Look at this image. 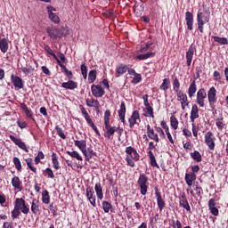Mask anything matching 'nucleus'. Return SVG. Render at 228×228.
<instances>
[{
  "label": "nucleus",
  "instance_id": "nucleus-1",
  "mask_svg": "<svg viewBox=\"0 0 228 228\" xmlns=\"http://www.w3.org/2000/svg\"><path fill=\"white\" fill-rule=\"evenodd\" d=\"M126 158L127 167H131V168H134L135 164L134 161H140V154L133 146H128L125 150Z\"/></svg>",
  "mask_w": 228,
  "mask_h": 228
},
{
  "label": "nucleus",
  "instance_id": "nucleus-2",
  "mask_svg": "<svg viewBox=\"0 0 228 228\" xmlns=\"http://www.w3.org/2000/svg\"><path fill=\"white\" fill-rule=\"evenodd\" d=\"M46 33L51 40H58V38H63L67 37V29L65 28H56L54 26H49L46 28Z\"/></svg>",
  "mask_w": 228,
  "mask_h": 228
},
{
  "label": "nucleus",
  "instance_id": "nucleus-3",
  "mask_svg": "<svg viewBox=\"0 0 228 228\" xmlns=\"http://www.w3.org/2000/svg\"><path fill=\"white\" fill-rule=\"evenodd\" d=\"M137 185L139 186L141 195H147L149 190V176L145 174H141L137 180Z\"/></svg>",
  "mask_w": 228,
  "mask_h": 228
},
{
  "label": "nucleus",
  "instance_id": "nucleus-4",
  "mask_svg": "<svg viewBox=\"0 0 228 228\" xmlns=\"http://www.w3.org/2000/svg\"><path fill=\"white\" fill-rule=\"evenodd\" d=\"M210 17V12L206 15L202 12H198L196 20L200 33H204V24H208V22H209Z\"/></svg>",
  "mask_w": 228,
  "mask_h": 228
},
{
  "label": "nucleus",
  "instance_id": "nucleus-5",
  "mask_svg": "<svg viewBox=\"0 0 228 228\" xmlns=\"http://www.w3.org/2000/svg\"><path fill=\"white\" fill-rule=\"evenodd\" d=\"M206 99H208V93H206V89H199L196 94V104H198L200 108H204V106H206Z\"/></svg>",
  "mask_w": 228,
  "mask_h": 228
},
{
  "label": "nucleus",
  "instance_id": "nucleus-6",
  "mask_svg": "<svg viewBox=\"0 0 228 228\" xmlns=\"http://www.w3.org/2000/svg\"><path fill=\"white\" fill-rule=\"evenodd\" d=\"M216 137L213 132L208 131L205 134V143L208 147L209 151H215Z\"/></svg>",
  "mask_w": 228,
  "mask_h": 228
},
{
  "label": "nucleus",
  "instance_id": "nucleus-7",
  "mask_svg": "<svg viewBox=\"0 0 228 228\" xmlns=\"http://www.w3.org/2000/svg\"><path fill=\"white\" fill-rule=\"evenodd\" d=\"M195 53H197V46L192 43L189 46L185 55L187 67H191V61H193V55Z\"/></svg>",
  "mask_w": 228,
  "mask_h": 228
},
{
  "label": "nucleus",
  "instance_id": "nucleus-8",
  "mask_svg": "<svg viewBox=\"0 0 228 228\" xmlns=\"http://www.w3.org/2000/svg\"><path fill=\"white\" fill-rule=\"evenodd\" d=\"M207 96L209 107L212 110H215V104H216V88H215L214 86L210 87L208 91Z\"/></svg>",
  "mask_w": 228,
  "mask_h": 228
},
{
  "label": "nucleus",
  "instance_id": "nucleus-9",
  "mask_svg": "<svg viewBox=\"0 0 228 228\" xmlns=\"http://www.w3.org/2000/svg\"><path fill=\"white\" fill-rule=\"evenodd\" d=\"M177 101H179L181 104L182 110H186V106L190 104V102L188 101V94L184 93V91H180L179 93H176Z\"/></svg>",
  "mask_w": 228,
  "mask_h": 228
},
{
  "label": "nucleus",
  "instance_id": "nucleus-10",
  "mask_svg": "<svg viewBox=\"0 0 228 228\" xmlns=\"http://www.w3.org/2000/svg\"><path fill=\"white\" fill-rule=\"evenodd\" d=\"M91 92L94 95V97H96V99H101L106 94L104 89L102 88V86L101 85H95L93 84L91 86Z\"/></svg>",
  "mask_w": 228,
  "mask_h": 228
},
{
  "label": "nucleus",
  "instance_id": "nucleus-11",
  "mask_svg": "<svg viewBox=\"0 0 228 228\" xmlns=\"http://www.w3.org/2000/svg\"><path fill=\"white\" fill-rule=\"evenodd\" d=\"M11 81L16 90H22L24 88V80L17 75H11Z\"/></svg>",
  "mask_w": 228,
  "mask_h": 228
},
{
  "label": "nucleus",
  "instance_id": "nucleus-12",
  "mask_svg": "<svg viewBox=\"0 0 228 228\" xmlns=\"http://www.w3.org/2000/svg\"><path fill=\"white\" fill-rule=\"evenodd\" d=\"M53 12H56V8L53 6H48L47 7L48 19H50V20L53 22V24H60V16Z\"/></svg>",
  "mask_w": 228,
  "mask_h": 228
},
{
  "label": "nucleus",
  "instance_id": "nucleus-13",
  "mask_svg": "<svg viewBox=\"0 0 228 228\" xmlns=\"http://www.w3.org/2000/svg\"><path fill=\"white\" fill-rule=\"evenodd\" d=\"M9 138L13 143L19 146L20 149H21L25 152H29V150L28 149L26 142H22V139L17 138L14 135H9Z\"/></svg>",
  "mask_w": 228,
  "mask_h": 228
},
{
  "label": "nucleus",
  "instance_id": "nucleus-14",
  "mask_svg": "<svg viewBox=\"0 0 228 228\" xmlns=\"http://www.w3.org/2000/svg\"><path fill=\"white\" fill-rule=\"evenodd\" d=\"M137 120H139V122L141 121L140 111L134 110L131 117L128 118V124H129L130 129H133V127H134V126H136V124H138Z\"/></svg>",
  "mask_w": 228,
  "mask_h": 228
},
{
  "label": "nucleus",
  "instance_id": "nucleus-15",
  "mask_svg": "<svg viewBox=\"0 0 228 228\" xmlns=\"http://www.w3.org/2000/svg\"><path fill=\"white\" fill-rule=\"evenodd\" d=\"M86 198L88 199L91 206H93V208H95L96 199H95V191H94V187L86 188Z\"/></svg>",
  "mask_w": 228,
  "mask_h": 228
},
{
  "label": "nucleus",
  "instance_id": "nucleus-16",
  "mask_svg": "<svg viewBox=\"0 0 228 228\" xmlns=\"http://www.w3.org/2000/svg\"><path fill=\"white\" fill-rule=\"evenodd\" d=\"M208 209L214 216H218V215H220L219 210L216 208V201L215 199H210L208 200Z\"/></svg>",
  "mask_w": 228,
  "mask_h": 228
},
{
  "label": "nucleus",
  "instance_id": "nucleus-17",
  "mask_svg": "<svg viewBox=\"0 0 228 228\" xmlns=\"http://www.w3.org/2000/svg\"><path fill=\"white\" fill-rule=\"evenodd\" d=\"M86 104L88 108H94L97 111H99V108H101V103L99 100L92 97L91 99H86Z\"/></svg>",
  "mask_w": 228,
  "mask_h": 228
},
{
  "label": "nucleus",
  "instance_id": "nucleus-18",
  "mask_svg": "<svg viewBox=\"0 0 228 228\" xmlns=\"http://www.w3.org/2000/svg\"><path fill=\"white\" fill-rule=\"evenodd\" d=\"M10 39H8V37H4L1 38L0 37V51L1 53H3L4 54H5V53H8V49H10Z\"/></svg>",
  "mask_w": 228,
  "mask_h": 228
},
{
  "label": "nucleus",
  "instance_id": "nucleus-19",
  "mask_svg": "<svg viewBox=\"0 0 228 228\" xmlns=\"http://www.w3.org/2000/svg\"><path fill=\"white\" fill-rule=\"evenodd\" d=\"M104 126L106 132L104 133L103 136H105L107 140H111V136H113V134L116 133V126H111L110 123L105 124Z\"/></svg>",
  "mask_w": 228,
  "mask_h": 228
},
{
  "label": "nucleus",
  "instance_id": "nucleus-20",
  "mask_svg": "<svg viewBox=\"0 0 228 228\" xmlns=\"http://www.w3.org/2000/svg\"><path fill=\"white\" fill-rule=\"evenodd\" d=\"M127 70H129V67H127V65L119 64L116 67L115 77H120V76H124Z\"/></svg>",
  "mask_w": 228,
  "mask_h": 228
},
{
  "label": "nucleus",
  "instance_id": "nucleus-21",
  "mask_svg": "<svg viewBox=\"0 0 228 228\" xmlns=\"http://www.w3.org/2000/svg\"><path fill=\"white\" fill-rule=\"evenodd\" d=\"M147 135L150 140H153L154 142H159V137L158 136V134L154 132V128L151 127V125H147Z\"/></svg>",
  "mask_w": 228,
  "mask_h": 228
},
{
  "label": "nucleus",
  "instance_id": "nucleus-22",
  "mask_svg": "<svg viewBox=\"0 0 228 228\" xmlns=\"http://www.w3.org/2000/svg\"><path fill=\"white\" fill-rule=\"evenodd\" d=\"M78 84L77 82L72 80V79H69L68 82H63L61 84V87L65 88V90H76V88H77Z\"/></svg>",
  "mask_w": 228,
  "mask_h": 228
},
{
  "label": "nucleus",
  "instance_id": "nucleus-23",
  "mask_svg": "<svg viewBox=\"0 0 228 228\" xmlns=\"http://www.w3.org/2000/svg\"><path fill=\"white\" fill-rule=\"evenodd\" d=\"M185 22L187 29H189V31L193 30V13L190 12H185Z\"/></svg>",
  "mask_w": 228,
  "mask_h": 228
},
{
  "label": "nucleus",
  "instance_id": "nucleus-24",
  "mask_svg": "<svg viewBox=\"0 0 228 228\" xmlns=\"http://www.w3.org/2000/svg\"><path fill=\"white\" fill-rule=\"evenodd\" d=\"M185 183L189 188H191L193 186V182L197 181V175L193 173H186L184 177Z\"/></svg>",
  "mask_w": 228,
  "mask_h": 228
},
{
  "label": "nucleus",
  "instance_id": "nucleus-25",
  "mask_svg": "<svg viewBox=\"0 0 228 228\" xmlns=\"http://www.w3.org/2000/svg\"><path fill=\"white\" fill-rule=\"evenodd\" d=\"M126 102H121L120 103V109L118 111V118L121 120L122 124H126Z\"/></svg>",
  "mask_w": 228,
  "mask_h": 228
},
{
  "label": "nucleus",
  "instance_id": "nucleus-26",
  "mask_svg": "<svg viewBox=\"0 0 228 228\" xmlns=\"http://www.w3.org/2000/svg\"><path fill=\"white\" fill-rule=\"evenodd\" d=\"M20 110H22V111H24L27 118H30L35 122V118H33L34 117L33 110L28 108V105H26V103H20Z\"/></svg>",
  "mask_w": 228,
  "mask_h": 228
},
{
  "label": "nucleus",
  "instance_id": "nucleus-27",
  "mask_svg": "<svg viewBox=\"0 0 228 228\" xmlns=\"http://www.w3.org/2000/svg\"><path fill=\"white\" fill-rule=\"evenodd\" d=\"M12 186H13V188L15 190H18L19 191H22L23 190V186H22V181H20V178H19V176H13L12 178Z\"/></svg>",
  "mask_w": 228,
  "mask_h": 228
},
{
  "label": "nucleus",
  "instance_id": "nucleus-28",
  "mask_svg": "<svg viewBox=\"0 0 228 228\" xmlns=\"http://www.w3.org/2000/svg\"><path fill=\"white\" fill-rule=\"evenodd\" d=\"M58 65L61 69V72L68 77V79H73L74 78V73H72L71 70H69L65 65L61 62V61H58Z\"/></svg>",
  "mask_w": 228,
  "mask_h": 228
},
{
  "label": "nucleus",
  "instance_id": "nucleus-29",
  "mask_svg": "<svg viewBox=\"0 0 228 228\" xmlns=\"http://www.w3.org/2000/svg\"><path fill=\"white\" fill-rule=\"evenodd\" d=\"M188 96L190 99H193L195 97V94H197V82L196 80H193L191 85L189 86L188 91H187Z\"/></svg>",
  "mask_w": 228,
  "mask_h": 228
},
{
  "label": "nucleus",
  "instance_id": "nucleus-30",
  "mask_svg": "<svg viewBox=\"0 0 228 228\" xmlns=\"http://www.w3.org/2000/svg\"><path fill=\"white\" fill-rule=\"evenodd\" d=\"M30 209L33 215H38L40 213V200L33 199Z\"/></svg>",
  "mask_w": 228,
  "mask_h": 228
},
{
  "label": "nucleus",
  "instance_id": "nucleus-31",
  "mask_svg": "<svg viewBox=\"0 0 228 228\" xmlns=\"http://www.w3.org/2000/svg\"><path fill=\"white\" fill-rule=\"evenodd\" d=\"M160 126H161L162 129L165 130V133H166L170 143H174V138L172 137V134H170V128L168 127V125H167V122H165V120L161 121Z\"/></svg>",
  "mask_w": 228,
  "mask_h": 228
},
{
  "label": "nucleus",
  "instance_id": "nucleus-32",
  "mask_svg": "<svg viewBox=\"0 0 228 228\" xmlns=\"http://www.w3.org/2000/svg\"><path fill=\"white\" fill-rule=\"evenodd\" d=\"M154 56H156V52H148L146 53L136 55L135 60L142 61L143 60H149V58H154Z\"/></svg>",
  "mask_w": 228,
  "mask_h": 228
},
{
  "label": "nucleus",
  "instance_id": "nucleus-33",
  "mask_svg": "<svg viewBox=\"0 0 228 228\" xmlns=\"http://www.w3.org/2000/svg\"><path fill=\"white\" fill-rule=\"evenodd\" d=\"M191 122H195V119L199 118V106L193 104L191 110Z\"/></svg>",
  "mask_w": 228,
  "mask_h": 228
},
{
  "label": "nucleus",
  "instance_id": "nucleus-34",
  "mask_svg": "<svg viewBox=\"0 0 228 228\" xmlns=\"http://www.w3.org/2000/svg\"><path fill=\"white\" fill-rule=\"evenodd\" d=\"M75 146L81 151L82 154H85L86 152V142L85 140L78 141L75 140L74 141Z\"/></svg>",
  "mask_w": 228,
  "mask_h": 228
},
{
  "label": "nucleus",
  "instance_id": "nucleus-35",
  "mask_svg": "<svg viewBox=\"0 0 228 228\" xmlns=\"http://www.w3.org/2000/svg\"><path fill=\"white\" fill-rule=\"evenodd\" d=\"M148 156L150 158V165L153 168H159V165L158 164V161L156 160V157L154 156V153L152 151H148Z\"/></svg>",
  "mask_w": 228,
  "mask_h": 228
},
{
  "label": "nucleus",
  "instance_id": "nucleus-36",
  "mask_svg": "<svg viewBox=\"0 0 228 228\" xmlns=\"http://www.w3.org/2000/svg\"><path fill=\"white\" fill-rule=\"evenodd\" d=\"M94 190L96 191L97 199L102 200V199H104V194L102 193V185L101 184V183H95Z\"/></svg>",
  "mask_w": 228,
  "mask_h": 228
},
{
  "label": "nucleus",
  "instance_id": "nucleus-37",
  "mask_svg": "<svg viewBox=\"0 0 228 228\" xmlns=\"http://www.w3.org/2000/svg\"><path fill=\"white\" fill-rule=\"evenodd\" d=\"M83 154L86 158V161H90V159H92L94 156H97V153L94 151V149L92 148H86V152Z\"/></svg>",
  "mask_w": 228,
  "mask_h": 228
},
{
  "label": "nucleus",
  "instance_id": "nucleus-38",
  "mask_svg": "<svg viewBox=\"0 0 228 228\" xmlns=\"http://www.w3.org/2000/svg\"><path fill=\"white\" fill-rule=\"evenodd\" d=\"M211 38L219 45H228V39L227 37H220L218 36H212Z\"/></svg>",
  "mask_w": 228,
  "mask_h": 228
},
{
  "label": "nucleus",
  "instance_id": "nucleus-39",
  "mask_svg": "<svg viewBox=\"0 0 228 228\" xmlns=\"http://www.w3.org/2000/svg\"><path fill=\"white\" fill-rule=\"evenodd\" d=\"M157 206L159 209V211H163L165 208H167V203H165V200L163 199V196H157Z\"/></svg>",
  "mask_w": 228,
  "mask_h": 228
},
{
  "label": "nucleus",
  "instance_id": "nucleus-40",
  "mask_svg": "<svg viewBox=\"0 0 228 228\" xmlns=\"http://www.w3.org/2000/svg\"><path fill=\"white\" fill-rule=\"evenodd\" d=\"M173 90L175 94H179V92H183V90H181V82L179 81V78H177V77H175L173 80Z\"/></svg>",
  "mask_w": 228,
  "mask_h": 228
},
{
  "label": "nucleus",
  "instance_id": "nucleus-41",
  "mask_svg": "<svg viewBox=\"0 0 228 228\" xmlns=\"http://www.w3.org/2000/svg\"><path fill=\"white\" fill-rule=\"evenodd\" d=\"M144 6H143V3L141 4H135L134 8V12L135 13V15L137 17H140V15H142V12L144 10Z\"/></svg>",
  "mask_w": 228,
  "mask_h": 228
},
{
  "label": "nucleus",
  "instance_id": "nucleus-42",
  "mask_svg": "<svg viewBox=\"0 0 228 228\" xmlns=\"http://www.w3.org/2000/svg\"><path fill=\"white\" fill-rule=\"evenodd\" d=\"M216 126L218 131H224L225 129V123H224V118H217L216 119Z\"/></svg>",
  "mask_w": 228,
  "mask_h": 228
},
{
  "label": "nucleus",
  "instance_id": "nucleus-43",
  "mask_svg": "<svg viewBox=\"0 0 228 228\" xmlns=\"http://www.w3.org/2000/svg\"><path fill=\"white\" fill-rule=\"evenodd\" d=\"M66 154H68V156H70V158H74L75 159H77V161H83V157H81V155L79 154V152H77V151H66Z\"/></svg>",
  "mask_w": 228,
  "mask_h": 228
},
{
  "label": "nucleus",
  "instance_id": "nucleus-44",
  "mask_svg": "<svg viewBox=\"0 0 228 228\" xmlns=\"http://www.w3.org/2000/svg\"><path fill=\"white\" fill-rule=\"evenodd\" d=\"M42 202L43 204H49V202H51V196L49 195V191L47 190L43 191Z\"/></svg>",
  "mask_w": 228,
  "mask_h": 228
},
{
  "label": "nucleus",
  "instance_id": "nucleus-45",
  "mask_svg": "<svg viewBox=\"0 0 228 228\" xmlns=\"http://www.w3.org/2000/svg\"><path fill=\"white\" fill-rule=\"evenodd\" d=\"M44 49L45 53H47V54H50V56H53V58H54L57 63L58 61H60V59H58V56H56L54 52H53V49H51V46H49L48 45H44Z\"/></svg>",
  "mask_w": 228,
  "mask_h": 228
},
{
  "label": "nucleus",
  "instance_id": "nucleus-46",
  "mask_svg": "<svg viewBox=\"0 0 228 228\" xmlns=\"http://www.w3.org/2000/svg\"><path fill=\"white\" fill-rule=\"evenodd\" d=\"M168 88H170V78H164L162 84L159 86V89L167 92Z\"/></svg>",
  "mask_w": 228,
  "mask_h": 228
},
{
  "label": "nucleus",
  "instance_id": "nucleus-47",
  "mask_svg": "<svg viewBox=\"0 0 228 228\" xmlns=\"http://www.w3.org/2000/svg\"><path fill=\"white\" fill-rule=\"evenodd\" d=\"M52 163L55 170H60V161H58V156H56L55 152L52 154Z\"/></svg>",
  "mask_w": 228,
  "mask_h": 228
},
{
  "label": "nucleus",
  "instance_id": "nucleus-48",
  "mask_svg": "<svg viewBox=\"0 0 228 228\" xmlns=\"http://www.w3.org/2000/svg\"><path fill=\"white\" fill-rule=\"evenodd\" d=\"M170 124H171V127L175 131L178 129L179 127V120H177V118H175V115H172L170 117Z\"/></svg>",
  "mask_w": 228,
  "mask_h": 228
},
{
  "label": "nucleus",
  "instance_id": "nucleus-49",
  "mask_svg": "<svg viewBox=\"0 0 228 228\" xmlns=\"http://www.w3.org/2000/svg\"><path fill=\"white\" fill-rule=\"evenodd\" d=\"M26 200L22 198H16L15 201H14V208L16 209H20L24 204H25Z\"/></svg>",
  "mask_w": 228,
  "mask_h": 228
},
{
  "label": "nucleus",
  "instance_id": "nucleus-50",
  "mask_svg": "<svg viewBox=\"0 0 228 228\" xmlns=\"http://www.w3.org/2000/svg\"><path fill=\"white\" fill-rule=\"evenodd\" d=\"M95 79H97V70L92 69L88 74V81L89 83H95Z\"/></svg>",
  "mask_w": 228,
  "mask_h": 228
},
{
  "label": "nucleus",
  "instance_id": "nucleus-51",
  "mask_svg": "<svg viewBox=\"0 0 228 228\" xmlns=\"http://www.w3.org/2000/svg\"><path fill=\"white\" fill-rule=\"evenodd\" d=\"M191 158H192L194 161H197V163H200V161H202V155H200V152H199V151H194V152H191Z\"/></svg>",
  "mask_w": 228,
  "mask_h": 228
},
{
  "label": "nucleus",
  "instance_id": "nucleus-52",
  "mask_svg": "<svg viewBox=\"0 0 228 228\" xmlns=\"http://www.w3.org/2000/svg\"><path fill=\"white\" fill-rule=\"evenodd\" d=\"M179 206L180 208H183V209H186L188 212L191 211V207H190L188 200H180Z\"/></svg>",
  "mask_w": 228,
  "mask_h": 228
},
{
  "label": "nucleus",
  "instance_id": "nucleus-53",
  "mask_svg": "<svg viewBox=\"0 0 228 228\" xmlns=\"http://www.w3.org/2000/svg\"><path fill=\"white\" fill-rule=\"evenodd\" d=\"M55 131L60 138H61L62 140H67V135L65 134V133H63V128L60 127V126L57 125L55 126Z\"/></svg>",
  "mask_w": 228,
  "mask_h": 228
},
{
  "label": "nucleus",
  "instance_id": "nucleus-54",
  "mask_svg": "<svg viewBox=\"0 0 228 228\" xmlns=\"http://www.w3.org/2000/svg\"><path fill=\"white\" fill-rule=\"evenodd\" d=\"M152 45V42L148 41L145 45L141 46V48L138 50V53H141L143 54V53H147L151 49V46Z\"/></svg>",
  "mask_w": 228,
  "mask_h": 228
},
{
  "label": "nucleus",
  "instance_id": "nucleus-55",
  "mask_svg": "<svg viewBox=\"0 0 228 228\" xmlns=\"http://www.w3.org/2000/svg\"><path fill=\"white\" fill-rule=\"evenodd\" d=\"M102 206L104 213H110V210L113 209V205L108 201H102Z\"/></svg>",
  "mask_w": 228,
  "mask_h": 228
},
{
  "label": "nucleus",
  "instance_id": "nucleus-56",
  "mask_svg": "<svg viewBox=\"0 0 228 228\" xmlns=\"http://www.w3.org/2000/svg\"><path fill=\"white\" fill-rule=\"evenodd\" d=\"M12 161L16 170H18V172H20L22 170V164L20 163V159H19V158L17 157H14Z\"/></svg>",
  "mask_w": 228,
  "mask_h": 228
},
{
  "label": "nucleus",
  "instance_id": "nucleus-57",
  "mask_svg": "<svg viewBox=\"0 0 228 228\" xmlns=\"http://www.w3.org/2000/svg\"><path fill=\"white\" fill-rule=\"evenodd\" d=\"M203 69H204V68L202 67V65L196 67L195 74L193 76L194 81H197V79H199L200 77V73L202 72Z\"/></svg>",
  "mask_w": 228,
  "mask_h": 228
},
{
  "label": "nucleus",
  "instance_id": "nucleus-58",
  "mask_svg": "<svg viewBox=\"0 0 228 228\" xmlns=\"http://www.w3.org/2000/svg\"><path fill=\"white\" fill-rule=\"evenodd\" d=\"M193 190L196 191L197 197H200L202 195V187L199 186V182L193 183Z\"/></svg>",
  "mask_w": 228,
  "mask_h": 228
},
{
  "label": "nucleus",
  "instance_id": "nucleus-59",
  "mask_svg": "<svg viewBox=\"0 0 228 228\" xmlns=\"http://www.w3.org/2000/svg\"><path fill=\"white\" fill-rule=\"evenodd\" d=\"M145 110H146V114L144 116L154 118V109L152 108V106L150 105L148 107H145Z\"/></svg>",
  "mask_w": 228,
  "mask_h": 228
},
{
  "label": "nucleus",
  "instance_id": "nucleus-60",
  "mask_svg": "<svg viewBox=\"0 0 228 228\" xmlns=\"http://www.w3.org/2000/svg\"><path fill=\"white\" fill-rule=\"evenodd\" d=\"M12 220H15L20 216V209L19 208H13V210L11 212Z\"/></svg>",
  "mask_w": 228,
  "mask_h": 228
},
{
  "label": "nucleus",
  "instance_id": "nucleus-61",
  "mask_svg": "<svg viewBox=\"0 0 228 228\" xmlns=\"http://www.w3.org/2000/svg\"><path fill=\"white\" fill-rule=\"evenodd\" d=\"M110 117H111V111L110 110L104 112V125L110 124Z\"/></svg>",
  "mask_w": 228,
  "mask_h": 228
},
{
  "label": "nucleus",
  "instance_id": "nucleus-62",
  "mask_svg": "<svg viewBox=\"0 0 228 228\" xmlns=\"http://www.w3.org/2000/svg\"><path fill=\"white\" fill-rule=\"evenodd\" d=\"M20 211H21L23 215H28L29 213V205H27L25 201L23 206L20 208Z\"/></svg>",
  "mask_w": 228,
  "mask_h": 228
},
{
  "label": "nucleus",
  "instance_id": "nucleus-63",
  "mask_svg": "<svg viewBox=\"0 0 228 228\" xmlns=\"http://www.w3.org/2000/svg\"><path fill=\"white\" fill-rule=\"evenodd\" d=\"M142 81V75L137 73L136 75H134V77L132 79L131 83H133V85H138V83H140Z\"/></svg>",
  "mask_w": 228,
  "mask_h": 228
},
{
  "label": "nucleus",
  "instance_id": "nucleus-64",
  "mask_svg": "<svg viewBox=\"0 0 228 228\" xmlns=\"http://www.w3.org/2000/svg\"><path fill=\"white\" fill-rule=\"evenodd\" d=\"M45 173L46 174L48 179H54V172H53V169H51V167H47L45 170Z\"/></svg>",
  "mask_w": 228,
  "mask_h": 228
}]
</instances>
